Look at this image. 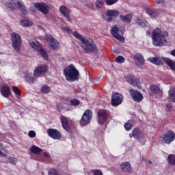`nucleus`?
<instances>
[{"label":"nucleus","mask_w":175,"mask_h":175,"mask_svg":"<svg viewBox=\"0 0 175 175\" xmlns=\"http://www.w3.org/2000/svg\"><path fill=\"white\" fill-rule=\"evenodd\" d=\"M123 96L120 93H113L111 96V105L116 107L122 103Z\"/></svg>","instance_id":"nucleus-10"},{"label":"nucleus","mask_w":175,"mask_h":175,"mask_svg":"<svg viewBox=\"0 0 175 175\" xmlns=\"http://www.w3.org/2000/svg\"><path fill=\"white\" fill-rule=\"evenodd\" d=\"M93 174L94 175H103V173L100 170H94Z\"/></svg>","instance_id":"nucleus-44"},{"label":"nucleus","mask_w":175,"mask_h":175,"mask_svg":"<svg viewBox=\"0 0 175 175\" xmlns=\"http://www.w3.org/2000/svg\"><path fill=\"white\" fill-rule=\"evenodd\" d=\"M57 110L61 111L62 109H64V105H62V103L57 104Z\"/></svg>","instance_id":"nucleus-48"},{"label":"nucleus","mask_w":175,"mask_h":175,"mask_svg":"<svg viewBox=\"0 0 175 175\" xmlns=\"http://www.w3.org/2000/svg\"><path fill=\"white\" fill-rule=\"evenodd\" d=\"M174 139H175V133L172 131H170L163 135V140L167 144H170L172 142H174Z\"/></svg>","instance_id":"nucleus-15"},{"label":"nucleus","mask_w":175,"mask_h":175,"mask_svg":"<svg viewBox=\"0 0 175 175\" xmlns=\"http://www.w3.org/2000/svg\"><path fill=\"white\" fill-rule=\"evenodd\" d=\"M70 103L72 106H79L80 105V100L76 98L71 99Z\"/></svg>","instance_id":"nucleus-40"},{"label":"nucleus","mask_w":175,"mask_h":175,"mask_svg":"<svg viewBox=\"0 0 175 175\" xmlns=\"http://www.w3.org/2000/svg\"><path fill=\"white\" fill-rule=\"evenodd\" d=\"M11 40L13 49L18 53H20V47H21V36L18 33H12L11 34Z\"/></svg>","instance_id":"nucleus-4"},{"label":"nucleus","mask_w":175,"mask_h":175,"mask_svg":"<svg viewBox=\"0 0 175 175\" xmlns=\"http://www.w3.org/2000/svg\"><path fill=\"white\" fill-rule=\"evenodd\" d=\"M148 61L154 64V65H161L162 64V60L159 57H150L148 58Z\"/></svg>","instance_id":"nucleus-31"},{"label":"nucleus","mask_w":175,"mask_h":175,"mask_svg":"<svg viewBox=\"0 0 175 175\" xmlns=\"http://www.w3.org/2000/svg\"><path fill=\"white\" fill-rule=\"evenodd\" d=\"M28 136L29 137L33 138L36 136V133H35V131H30L28 133Z\"/></svg>","instance_id":"nucleus-45"},{"label":"nucleus","mask_w":175,"mask_h":175,"mask_svg":"<svg viewBox=\"0 0 175 175\" xmlns=\"http://www.w3.org/2000/svg\"><path fill=\"white\" fill-rule=\"evenodd\" d=\"M25 80L27 83H30V84H33L35 81H36V79H35L33 76L32 74H26L25 76Z\"/></svg>","instance_id":"nucleus-28"},{"label":"nucleus","mask_w":175,"mask_h":175,"mask_svg":"<svg viewBox=\"0 0 175 175\" xmlns=\"http://www.w3.org/2000/svg\"><path fill=\"white\" fill-rule=\"evenodd\" d=\"M168 98L175 103V87L170 89L168 92Z\"/></svg>","instance_id":"nucleus-29"},{"label":"nucleus","mask_w":175,"mask_h":175,"mask_svg":"<svg viewBox=\"0 0 175 175\" xmlns=\"http://www.w3.org/2000/svg\"><path fill=\"white\" fill-rule=\"evenodd\" d=\"M147 14L150 16V17H157L158 16V14L155 12H154V10L150 8L147 10Z\"/></svg>","instance_id":"nucleus-38"},{"label":"nucleus","mask_w":175,"mask_h":175,"mask_svg":"<svg viewBox=\"0 0 175 175\" xmlns=\"http://www.w3.org/2000/svg\"><path fill=\"white\" fill-rule=\"evenodd\" d=\"M129 92L133 100L135 102H141V100H143V95L137 92V90H130Z\"/></svg>","instance_id":"nucleus-18"},{"label":"nucleus","mask_w":175,"mask_h":175,"mask_svg":"<svg viewBox=\"0 0 175 175\" xmlns=\"http://www.w3.org/2000/svg\"><path fill=\"white\" fill-rule=\"evenodd\" d=\"M85 6L89 9H92V4H85Z\"/></svg>","instance_id":"nucleus-52"},{"label":"nucleus","mask_w":175,"mask_h":175,"mask_svg":"<svg viewBox=\"0 0 175 175\" xmlns=\"http://www.w3.org/2000/svg\"><path fill=\"white\" fill-rule=\"evenodd\" d=\"M116 2H118V0H105L106 5H114V3H116Z\"/></svg>","instance_id":"nucleus-42"},{"label":"nucleus","mask_w":175,"mask_h":175,"mask_svg":"<svg viewBox=\"0 0 175 175\" xmlns=\"http://www.w3.org/2000/svg\"><path fill=\"white\" fill-rule=\"evenodd\" d=\"M43 154H44V157H45L46 158H50V153H49V152H44V153H43Z\"/></svg>","instance_id":"nucleus-49"},{"label":"nucleus","mask_w":175,"mask_h":175,"mask_svg":"<svg viewBox=\"0 0 175 175\" xmlns=\"http://www.w3.org/2000/svg\"><path fill=\"white\" fill-rule=\"evenodd\" d=\"M17 162H18V160L16 157H13L11 156L8 157L7 163H10L11 165H17Z\"/></svg>","instance_id":"nucleus-33"},{"label":"nucleus","mask_w":175,"mask_h":175,"mask_svg":"<svg viewBox=\"0 0 175 175\" xmlns=\"http://www.w3.org/2000/svg\"><path fill=\"white\" fill-rule=\"evenodd\" d=\"M72 35L75 38H76V39L81 40L82 42V49L83 50L84 53H86V54H90V53L98 51V48L96 47L95 42H94V40L91 38H85L77 31H74Z\"/></svg>","instance_id":"nucleus-1"},{"label":"nucleus","mask_w":175,"mask_h":175,"mask_svg":"<svg viewBox=\"0 0 175 175\" xmlns=\"http://www.w3.org/2000/svg\"><path fill=\"white\" fill-rule=\"evenodd\" d=\"M124 129H126V131H131V129H132V125L129 123H125Z\"/></svg>","instance_id":"nucleus-43"},{"label":"nucleus","mask_w":175,"mask_h":175,"mask_svg":"<svg viewBox=\"0 0 175 175\" xmlns=\"http://www.w3.org/2000/svg\"><path fill=\"white\" fill-rule=\"evenodd\" d=\"M120 18L125 24H131V23H132V16L131 14H126L124 16L120 15Z\"/></svg>","instance_id":"nucleus-26"},{"label":"nucleus","mask_w":175,"mask_h":175,"mask_svg":"<svg viewBox=\"0 0 175 175\" xmlns=\"http://www.w3.org/2000/svg\"><path fill=\"white\" fill-rule=\"evenodd\" d=\"M167 161L170 166H175V154H169Z\"/></svg>","instance_id":"nucleus-30"},{"label":"nucleus","mask_w":175,"mask_h":175,"mask_svg":"<svg viewBox=\"0 0 175 175\" xmlns=\"http://www.w3.org/2000/svg\"><path fill=\"white\" fill-rule=\"evenodd\" d=\"M1 94L4 98H9L12 92L10 91V88L8 85H4L1 87Z\"/></svg>","instance_id":"nucleus-21"},{"label":"nucleus","mask_w":175,"mask_h":175,"mask_svg":"<svg viewBox=\"0 0 175 175\" xmlns=\"http://www.w3.org/2000/svg\"><path fill=\"white\" fill-rule=\"evenodd\" d=\"M29 45L31 47H32V49L36 50V51H38V53H39V54L44 58H47L49 57V55H47V51L42 49V44H40V43L37 40H34L33 41H29Z\"/></svg>","instance_id":"nucleus-6"},{"label":"nucleus","mask_w":175,"mask_h":175,"mask_svg":"<svg viewBox=\"0 0 175 175\" xmlns=\"http://www.w3.org/2000/svg\"><path fill=\"white\" fill-rule=\"evenodd\" d=\"M167 31H162L161 29L157 28L152 31V43L155 47L166 46L167 43Z\"/></svg>","instance_id":"nucleus-2"},{"label":"nucleus","mask_w":175,"mask_h":175,"mask_svg":"<svg viewBox=\"0 0 175 175\" xmlns=\"http://www.w3.org/2000/svg\"><path fill=\"white\" fill-rule=\"evenodd\" d=\"M148 163H149L150 165H152V161H148Z\"/></svg>","instance_id":"nucleus-55"},{"label":"nucleus","mask_w":175,"mask_h":175,"mask_svg":"<svg viewBox=\"0 0 175 175\" xmlns=\"http://www.w3.org/2000/svg\"><path fill=\"white\" fill-rule=\"evenodd\" d=\"M146 35H151V31L150 30L146 31Z\"/></svg>","instance_id":"nucleus-53"},{"label":"nucleus","mask_w":175,"mask_h":175,"mask_svg":"<svg viewBox=\"0 0 175 175\" xmlns=\"http://www.w3.org/2000/svg\"><path fill=\"white\" fill-rule=\"evenodd\" d=\"M133 136L135 137V139H137V140H139L142 144H146V137H144V135L140 133V131L139 129L135 128L133 131Z\"/></svg>","instance_id":"nucleus-14"},{"label":"nucleus","mask_w":175,"mask_h":175,"mask_svg":"<svg viewBox=\"0 0 175 175\" xmlns=\"http://www.w3.org/2000/svg\"><path fill=\"white\" fill-rule=\"evenodd\" d=\"M150 92L156 95H162V88L156 85H151L150 87Z\"/></svg>","instance_id":"nucleus-23"},{"label":"nucleus","mask_w":175,"mask_h":175,"mask_svg":"<svg viewBox=\"0 0 175 175\" xmlns=\"http://www.w3.org/2000/svg\"><path fill=\"white\" fill-rule=\"evenodd\" d=\"M41 91L43 92V94H49V92L51 91V89L50 87L47 85H43L41 88Z\"/></svg>","instance_id":"nucleus-39"},{"label":"nucleus","mask_w":175,"mask_h":175,"mask_svg":"<svg viewBox=\"0 0 175 175\" xmlns=\"http://www.w3.org/2000/svg\"><path fill=\"white\" fill-rule=\"evenodd\" d=\"M126 80L128 83L133 85V87H139V84H140V80L132 75L127 77Z\"/></svg>","instance_id":"nucleus-19"},{"label":"nucleus","mask_w":175,"mask_h":175,"mask_svg":"<svg viewBox=\"0 0 175 175\" xmlns=\"http://www.w3.org/2000/svg\"><path fill=\"white\" fill-rule=\"evenodd\" d=\"M170 54L172 55V57H175V49L171 51Z\"/></svg>","instance_id":"nucleus-51"},{"label":"nucleus","mask_w":175,"mask_h":175,"mask_svg":"<svg viewBox=\"0 0 175 175\" xmlns=\"http://www.w3.org/2000/svg\"><path fill=\"white\" fill-rule=\"evenodd\" d=\"M119 32L120 29L118 28V27H117V25H113L111 27V33L112 36H113V38H115V39H116L117 40H119V42H122V43H124L125 38L121 36V35L119 34Z\"/></svg>","instance_id":"nucleus-11"},{"label":"nucleus","mask_w":175,"mask_h":175,"mask_svg":"<svg viewBox=\"0 0 175 175\" xmlns=\"http://www.w3.org/2000/svg\"><path fill=\"white\" fill-rule=\"evenodd\" d=\"M172 109H173V106H172V104L166 105V111H172Z\"/></svg>","instance_id":"nucleus-47"},{"label":"nucleus","mask_w":175,"mask_h":175,"mask_svg":"<svg viewBox=\"0 0 175 175\" xmlns=\"http://www.w3.org/2000/svg\"><path fill=\"white\" fill-rule=\"evenodd\" d=\"M95 3L96 8H98V9H100V8L103 7L104 1L103 0H96Z\"/></svg>","instance_id":"nucleus-41"},{"label":"nucleus","mask_w":175,"mask_h":175,"mask_svg":"<svg viewBox=\"0 0 175 175\" xmlns=\"http://www.w3.org/2000/svg\"><path fill=\"white\" fill-rule=\"evenodd\" d=\"M46 72H47V66H40L34 70L33 76L35 77H40V75L46 73Z\"/></svg>","instance_id":"nucleus-17"},{"label":"nucleus","mask_w":175,"mask_h":175,"mask_svg":"<svg viewBox=\"0 0 175 175\" xmlns=\"http://www.w3.org/2000/svg\"><path fill=\"white\" fill-rule=\"evenodd\" d=\"M34 6L44 14H47V13H49V10H50V7H49V5L46 3H34Z\"/></svg>","instance_id":"nucleus-16"},{"label":"nucleus","mask_w":175,"mask_h":175,"mask_svg":"<svg viewBox=\"0 0 175 175\" xmlns=\"http://www.w3.org/2000/svg\"><path fill=\"white\" fill-rule=\"evenodd\" d=\"M154 2L157 3V5H165V0H154Z\"/></svg>","instance_id":"nucleus-46"},{"label":"nucleus","mask_w":175,"mask_h":175,"mask_svg":"<svg viewBox=\"0 0 175 175\" xmlns=\"http://www.w3.org/2000/svg\"><path fill=\"white\" fill-rule=\"evenodd\" d=\"M142 161H143L144 162H146V158H144V157H142Z\"/></svg>","instance_id":"nucleus-54"},{"label":"nucleus","mask_w":175,"mask_h":175,"mask_svg":"<svg viewBox=\"0 0 175 175\" xmlns=\"http://www.w3.org/2000/svg\"><path fill=\"white\" fill-rule=\"evenodd\" d=\"M39 27V28H40V29H43V27H42V26H38Z\"/></svg>","instance_id":"nucleus-56"},{"label":"nucleus","mask_w":175,"mask_h":175,"mask_svg":"<svg viewBox=\"0 0 175 175\" xmlns=\"http://www.w3.org/2000/svg\"><path fill=\"white\" fill-rule=\"evenodd\" d=\"M60 120L64 129H65V131H69V120L64 116L60 117Z\"/></svg>","instance_id":"nucleus-24"},{"label":"nucleus","mask_w":175,"mask_h":175,"mask_svg":"<svg viewBox=\"0 0 175 175\" xmlns=\"http://www.w3.org/2000/svg\"><path fill=\"white\" fill-rule=\"evenodd\" d=\"M12 91L14 92V94H15V95H16V98L18 99H20V95H21V92H20V90L18 89V88L16 87V86H12Z\"/></svg>","instance_id":"nucleus-34"},{"label":"nucleus","mask_w":175,"mask_h":175,"mask_svg":"<svg viewBox=\"0 0 175 175\" xmlns=\"http://www.w3.org/2000/svg\"><path fill=\"white\" fill-rule=\"evenodd\" d=\"M63 73L67 81H76V80H79V76H80L79 70L73 64H70L65 68Z\"/></svg>","instance_id":"nucleus-3"},{"label":"nucleus","mask_w":175,"mask_h":175,"mask_svg":"<svg viewBox=\"0 0 175 175\" xmlns=\"http://www.w3.org/2000/svg\"><path fill=\"white\" fill-rule=\"evenodd\" d=\"M44 40L48 42L50 47L53 50H58L59 49V42L55 39L51 34H46L44 37Z\"/></svg>","instance_id":"nucleus-7"},{"label":"nucleus","mask_w":175,"mask_h":175,"mask_svg":"<svg viewBox=\"0 0 175 175\" xmlns=\"http://www.w3.org/2000/svg\"><path fill=\"white\" fill-rule=\"evenodd\" d=\"M0 157H2L3 158H6V157H8V154L2 152L1 150H0Z\"/></svg>","instance_id":"nucleus-50"},{"label":"nucleus","mask_w":175,"mask_h":175,"mask_svg":"<svg viewBox=\"0 0 175 175\" xmlns=\"http://www.w3.org/2000/svg\"><path fill=\"white\" fill-rule=\"evenodd\" d=\"M21 25H22V27H25L26 28H28V27H32V25H33V23L27 20H22L21 21Z\"/></svg>","instance_id":"nucleus-32"},{"label":"nucleus","mask_w":175,"mask_h":175,"mask_svg":"<svg viewBox=\"0 0 175 175\" xmlns=\"http://www.w3.org/2000/svg\"><path fill=\"white\" fill-rule=\"evenodd\" d=\"M47 134L49 137H51L54 140H60L62 138L61 133L55 129H49L47 130Z\"/></svg>","instance_id":"nucleus-12"},{"label":"nucleus","mask_w":175,"mask_h":175,"mask_svg":"<svg viewBox=\"0 0 175 175\" xmlns=\"http://www.w3.org/2000/svg\"><path fill=\"white\" fill-rule=\"evenodd\" d=\"M106 14L108 16V18L107 19V21L108 23H110V21H111L112 20V17H117V16H118L120 14V13L118 12V11L116 10H109L107 12Z\"/></svg>","instance_id":"nucleus-22"},{"label":"nucleus","mask_w":175,"mask_h":175,"mask_svg":"<svg viewBox=\"0 0 175 175\" xmlns=\"http://www.w3.org/2000/svg\"><path fill=\"white\" fill-rule=\"evenodd\" d=\"M136 23L137 24H138V25H140L141 27H146L147 25V21L142 18L137 19Z\"/></svg>","instance_id":"nucleus-35"},{"label":"nucleus","mask_w":175,"mask_h":175,"mask_svg":"<svg viewBox=\"0 0 175 175\" xmlns=\"http://www.w3.org/2000/svg\"><path fill=\"white\" fill-rule=\"evenodd\" d=\"M121 33H124V31H120Z\"/></svg>","instance_id":"nucleus-57"},{"label":"nucleus","mask_w":175,"mask_h":175,"mask_svg":"<svg viewBox=\"0 0 175 175\" xmlns=\"http://www.w3.org/2000/svg\"><path fill=\"white\" fill-rule=\"evenodd\" d=\"M61 27L62 31H64L67 33L70 34L72 33V29H70V28H69V27H68L67 25H62Z\"/></svg>","instance_id":"nucleus-37"},{"label":"nucleus","mask_w":175,"mask_h":175,"mask_svg":"<svg viewBox=\"0 0 175 175\" xmlns=\"http://www.w3.org/2000/svg\"><path fill=\"white\" fill-rule=\"evenodd\" d=\"M120 170H122V172H123V173H129L130 174H132V173H133L132 165L128 161L122 163L120 164Z\"/></svg>","instance_id":"nucleus-13"},{"label":"nucleus","mask_w":175,"mask_h":175,"mask_svg":"<svg viewBox=\"0 0 175 175\" xmlns=\"http://www.w3.org/2000/svg\"><path fill=\"white\" fill-rule=\"evenodd\" d=\"M115 62H117V64H124L125 62V57L119 55L115 59Z\"/></svg>","instance_id":"nucleus-36"},{"label":"nucleus","mask_w":175,"mask_h":175,"mask_svg":"<svg viewBox=\"0 0 175 175\" xmlns=\"http://www.w3.org/2000/svg\"><path fill=\"white\" fill-rule=\"evenodd\" d=\"M59 10L60 13L67 18L68 21H70V17L69 16L70 10H68L65 6H61Z\"/></svg>","instance_id":"nucleus-25"},{"label":"nucleus","mask_w":175,"mask_h":175,"mask_svg":"<svg viewBox=\"0 0 175 175\" xmlns=\"http://www.w3.org/2000/svg\"><path fill=\"white\" fill-rule=\"evenodd\" d=\"M134 61L137 66H143V65L144 64V58L143 57V55H142V54H135L134 56Z\"/></svg>","instance_id":"nucleus-20"},{"label":"nucleus","mask_w":175,"mask_h":175,"mask_svg":"<svg viewBox=\"0 0 175 175\" xmlns=\"http://www.w3.org/2000/svg\"><path fill=\"white\" fill-rule=\"evenodd\" d=\"M92 118V111L91 110H86L83 113L82 118L81 119L80 124L81 126H85L91 122V119Z\"/></svg>","instance_id":"nucleus-8"},{"label":"nucleus","mask_w":175,"mask_h":175,"mask_svg":"<svg viewBox=\"0 0 175 175\" xmlns=\"http://www.w3.org/2000/svg\"><path fill=\"white\" fill-rule=\"evenodd\" d=\"M8 8L15 10L19 9L23 14H27V8H25V5H24V3L18 0H12V1L8 4Z\"/></svg>","instance_id":"nucleus-5"},{"label":"nucleus","mask_w":175,"mask_h":175,"mask_svg":"<svg viewBox=\"0 0 175 175\" xmlns=\"http://www.w3.org/2000/svg\"><path fill=\"white\" fill-rule=\"evenodd\" d=\"M30 152H32V154H35V155H40L43 152V150L36 146H32L30 148Z\"/></svg>","instance_id":"nucleus-27"},{"label":"nucleus","mask_w":175,"mask_h":175,"mask_svg":"<svg viewBox=\"0 0 175 175\" xmlns=\"http://www.w3.org/2000/svg\"><path fill=\"white\" fill-rule=\"evenodd\" d=\"M98 122L99 125H103L106 121H107V118H109V116H110V113L109 111L105 109L100 110L98 112Z\"/></svg>","instance_id":"nucleus-9"}]
</instances>
